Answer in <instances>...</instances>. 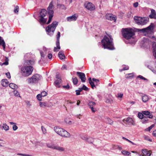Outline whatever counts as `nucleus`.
<instances>
[{"instance_id":"obj_1","label":"nucleus","mask_w":156,"mask_h":156,"mask_svg":"<svg viewBox=\"0 0 156 156\" xmlns=\"http://www.w3.org/2000/svg\"><path fill=\"white\" fill-rule=\"evenodd\" d=\"M110 39L106 35L104 36L101 40V43L104 49H107L110 50L115 49L113 42V39L111 35L108 36Z\"/></svg>"},{"instance_id":"obj_2","label":"nucleus","mask_w":156,"mask_h":156,"mask_svg":"<svg viewBox=\"0 0 156 156\" xmlns=\"http://www.w3.org/2000/svg\"><path fill=\"white\" fill-rule=\"evenodd\" d=\"M135 31L131 28H123L122 29V34L123 37L126 40L133 38Z\"/></svg>"},{"instance_id":"obj_3","label":"nucleus","mask_w":156,"mask_h":156,"mask_svg":"<svg viewBox=\"0 0 156 156\" xmlns=\"http://www.w3.org/2000/svg\"><path fill=\"white\" fill-rule=\"evenodd\" d=\"M55 132L59 135L64 137H69L70 136L69 133L63 129L58 126L54 127Z\"/></svg>"},{"instance_id":"obj_4","label":"nucleus","mask_w":156,"mask_h":156,"mask_svg":"<svg viewBox=\"0 0 156 156\" xmlns=\"http://www.w3.org/2000/svg\"><path fill=\"white\" fill-rule=\"evenodd\" d=\"M34 69L31 66L23 67L21 69V73L24 76H28L30 75Z\"/></svg>"},{"instance_id":"obj_5","label":"nucleus","mask_w":156,"mask_h":156,"mask_svg":"<svg viewBox=\"0 0 156 156\" xmlns=\"http://www.w3.org/2000/svg\"><path fill=\"white\" fill-rule=\"evenodd\" d=\"M47 11L44 9H41L39 12V15L38 16V21L41 23L45 24L46 23L47 18H45L47 15Z\"/></svg>"},{"instance_id":"obj_6","label":"nucleus","mask_w":156,"mask_h":156,"mask_svg":"<svg viewBox=\"0 0 156 156\" xmlns=\"http://www.w3.org/2000/svg\"><path fill=\"white\" fill-rule=\"evenodd\" d=\"M154 27V23H151V24L146 28L142 29H137L138 32L143 33H147V34H151L153 33V30Z\"/></svg>"},{"instance_id":"obj_7","label":"nucleus","mask_w":156,"mask_h":156,"mask_svg":"<svg viewBox=\"0 0 156 156\" xmlns=\"http://www.w3.org/2000/svg\"><path fill=\"white\" fill-rule=\"evenodd\" d=\"M58 23L56 21H54L52 23L48 26L46 28V31L48 33H50L51 32L52 33V34L54 33L56 28L58 25Z\"/></svg>"},{"instance_id":"obj_8","label":"nucleus","mask_w":156,"mask_h":156,"mask_svg":"<svg viewBox=\"0 0 156 156\" xmlns=\"http://www.w3.org/2000/svg\"><path fill=\"white\" fill-rule=\"evenodd\" d=\"M41 78V76L38 74H36L34 75L31 78L28 79L29 83H36L38 81L40 80Z\"/></svg>"},{"instance_id":"obj_9","label":"nucleus","mask_w":156,"mask_h":156,"mask_svg":"<svg viewBox=\"0 0 156 156\" xmlns=\"http://www.w3.org/2000/svg\"><path fill=\"white\" fill-rule=\"evenodd\" d=\"M60 37V32L58 31L57 34L56 35V47H55L54 49V51L55 52L58 51L59 50H57V49H60V42L59 39Z\"/></svg>"},{"instance_id":"obj_10","label":"nucleus","mask_w":156,"mask_h":156,"mask_svg":"<svg viewBox=\"0 0 156 156\" xmlns=\"http://www.w3.org/2000/svg\"><path fill=\"white\" fill-rule=\"evenodd\" d=\"M84 6L87 9L91 11H94L95 9L94 5L91 2H86L84 3Z\"/></svg>"},{"instance_id":"obj_11","label":"nucleus","mask_w":156,"mask_h":156,"mask_svg":"<svg viewBox=\"0 0 156 156\" xmlns=\"http://www.w3.org/2000/svg\"><path fill=\"white\" fill-rule=\"evenodd\" d=\"M81 138L83 140H84L89 143L93 144V142L94 141V138H93L90 136H80Z\"/></svg>"},{"instance_id":"obj_12","label":"nucleus","mask_w":156,"mask_h":156,"mask_svg":"<svg viewBox=\"0 0 156 156\" xmlns=\"http://www.w3.org/2000/svg\"><path fill=\"white\" fill-rule=\"evenodd\" d=\"M76 75L81 79L82 82L84 83L86 81V78L85 74L82 72H77Z\"/></svg>"},{"instance_id":"obj_13","label":"nucleus","mask_w":156,"mask_h":156,"mask_svg":"<svg viewBox=\"0 0 156 156\" xmlns=\"http://www.w3.org/2000/svg\"><path fill=\"white\" fill-rule=\"evenodd\" d=\"M106 19L110 20H113L114 22H115L116 18L115 17L113 16L112 14H107L106 15Z\"/></svg>"},{"instance_id":"obj_14","label":"nucleus","mask_w":156,"mask_h":156,"mask_svg":"<svg viewBox=\"0 0 156 156\" xmlns=\"http://www.w3.org/2000/svg\"><path fill=\"white\" fill-rule=\"evenodd\" d=\"M149 18L148 17H142L140 22V25H144L146 24L148 21Z\"/></svg>"},{"instance_id":"obj_15","label":"nucleus","mask_w":156,"mask_h":156,"mask_svg":"<svg viewBox=\"0 0 156 156\" xmlns=\"http://www.w3.org/2000/svg\"><path fill=\"white\" fill-rule=\"evenodd\" d=\"M77 17L75 15H74L68 17L67 18V20L68 21H76Z\"/></svg>"},{"instance_id":"obj_16","label":"nucleus","mask_w":156,"mask_h":156,"mask_svg":"<svg viewBox=\"0 0 156 156\" xmlns=\"http://www.w3.org/2000/svg\"><path fill=\"white\" fill-rule=\"evenodd\" d=\"M142 153L144 156H150L151 154L150 151L146 149L142 150Z\"/></svg>"},{"instance_id":"obj_17","label":"nucleus","mask_w":156,"mask_h":156,"mask_svg":"<svg viewBox=\"0 0 156 156\" xmlns=\"http://www.w3.org/2000/svg\"><path fill=\"white\" fill-rule=\"evenodd\" d=\"M151 14L149 16L151 18H156V13L154 10L151 9Z\"/></svg>"},{"instance_id":"obj_18","label":"nucleus","mask_w":156,"mask_h":156,"mask_svg":"<svg viewBox=\"0 0 156 156\" xmlns=\"http://www.w3.org/2000/svg\"><path fill=\"white\" fill-rule=\"evenodd\" d=\"M142 113L145 115L148 116L147 117L150 119H152L153 118V115L150 114V112L148 111H143Z\"/></svg>"},{"instance_id":"obj_19","label":"nucleus","mask_w":156,"mask_h":156,"mask_svg":"<svg viewBox=\"0 0 156 156\" xmlns=\"http://www.w3.org/2000/svg\"><path fill=\"white\" fill-rule=\"evenodd\" d=\"M152 48H153V55L155 58H156V43L155 42H154L153 43Z\"/></svg>"},{"instance_id":"obj_20","label":"nucleus","mask_w":156,"mask_h":156,"mask_svg":"<svg viewBox=\"0 0 156 156\" xmlns=\"http://www.w3.org/2000/svg\"><path fill=\"white\" fill-rule=\"evenodd\" d=\"M58 57L60 59L63 60L65 58V56L63 51H59L58 54Z\"/></svg>"},{"instance_id":"obj_21","label":"nucleus","mask_w":156,"mask_h":156,"mask_svg":"<svg viewBox=\"0 0 156 156\" xmlns=\"http://www.w3.org/2000/svg\"><path fill=\"white\" fill-rule=\"evenodd\" d=\"M9 81L7 79H2L1 81V84L4 87L8 86Z\"/></svg>"},{"instance_id":"obj_22","label":"nucleus","mask_w":156,"mask_h":156,"mask_svg":"<svg viewBox=\"0 0 156 156\" xmlns=\"http://www.w3.org/2000/svg\"><path fill=\"white\" fill-rule=\"evenodd\" d=\"M123 121L124 122H127L128 123L132 124L133 122V120L132 118L130 117H128L126 119H124L123 120Z\"/></svg>"},{"instance_id":"obj_23","label":"nucleus","mask_w":156,"mask_h":156,"mask_svg":"<svg viewBox=\"0 0 156 156\" xmlns=\"http://www.w3.org/2000/svg\"><path fill=\"white\" fill-rule=\"evenodd\" d=\"M135 22L137 24L140 25V22L141 19V17L135 16L134 18Z\"/></svg>"},{"instance_id":"obj_24","label":"nucleus","mask_w":156,"mask_h":156,"mask_svg":"<svg viewBox=\"0 0 156 156\" xmlns=\"http://www.w3.org/2000/svg\"><path fill=\"white\" fill-rule=\"evenodd\" d=\"M61 83V80H57L54 83V84L57 87L59 88L60 86L59 84Z\"/></svg>"},{"instance_id":"obj_25","label":"nucleus","mask_w":156,"mask_h":156,"mask_svg":"<svg viewBox=\"0 0 156 156\" xmlns=\"http://www.w3.org/2000/svg\"><path fill=\"white\" fill-rule=\"evenodd\" d=\"M1 45H2L3 49L5 50V43L3 39L0 36V46Z\"/></svg>"},{"instance_id":"obj_26","label":"nucleus","mask_w":156,"mask_h":156,"mask_svg":"<svg viewBox=\"0 0 156 156\" xmlns=\"http://www.w3.org/2000/svg\"><path fill=\"white\" fill-rule=\"evenodd\" d=\"M105 121L107 124L110 125H112L113 122V121L111 119L108 118L105 119Z\"/></svg>"},{"instance_id":"obj_27","label":"nucleus","mask_w":156,"mask_h":156,"mask_svg":"<svg viewBox=\"0 0 156 156\" xmlns=\"http://www.w3.org/2000/svg\"><path fill=\"white\" fill-rule=\"evenodd\" d=\"M9 86L10 88L13 89H16L18 87L16 85L12 83H10L9 84Z\"/></svg>"},{"instance_id":"obj_28","label":"nucleus","mask_w":156,"mask_h":156,"mask_svg":"<svg viewBox=\"0 0 156 156\" xmlns=\"http://www.w3.org/2000/svg\"><path fill=\"white\" fill-rule=\"evenodd\" d=\"M148 96L146 94H144L143 96L142 97V100L143 102H146L149 100Z\"/></svg>"},{"instance_id":"obj_29","label":"nucleus","mask_w":156,"mask_h":156,"mask_svg":"<svg viewBox=\"0 0 156 156\" xmlns=\"http://www.w3.org/2000/svg\"><path fill=\"white\" fill-rule=\"evenodd\" d=\"M89 83L91 86V87L92 89H94V87H95V85L94 83L91 80V78L90 77L88 79Z\"/></svg>"},{"instance_id":"obj_30","label":"nucleus","mask_w":156,"mask_h":156,"mask_svg":"<svg viewBox=\"0 0 156 156\" xmlns=\"http://www.w3.org/2000/svg\"><path fill=\"white\" fill-rule=\"evenodd\" d=\"M2 126V130L4 129L5 131H7L9 129V127L7 124L5 123H3Z\"/></svg>"},{"instance_id":"obj_31","label":"nucleus","mask_w":156,"mask_h":156,"mask_svg":"<svg viewBox=\"0 0 156 156\" xmlns=\"http://www.w3.org/2000/svg\"><path fill=\"white\" fill-rule=\"evenodd\" d=\"M55 149H56L61 152L65 150V149L64 148L58 146H56Z\"/></svg>"},{"instance_id":"obj_32","label":"nucleus","mask_w":156,"mask_h":156,"mask_svg":"<svg viewBox=\"0 0 156 156\" xmlns=\"http://www.w3.org/2000/svg\"><path fill=\"white\" fill-rule=\"evenodd\" d=\"M47 9V13H48L49 15V16L52 15L53 16V14L54 12L53 10V9Z\"/></svg>"},{"instance_id":"obj_33","label":"nucleus","mask_w":156,"mask_h":156,"mask_svg":"<svg viewBox=\"0 0 156 156\" xmlns=\"http://www.w3.org/2000/svg\"><path fill=\"white\" fill-rule=\"evenodd\" d=\"M47 146L49 148H52L54 149H55L56 146L54 144L48 143L46 144Z\"/></svg>"},{"instance_id":"obj_34","label":"nucleus","mask_w":156,"mask_h":156,"mask_svg":"<svg viewBox=\"0 0 156 156\" xmlns=\"http://www.w3.org/2000/svg\"><path fill=\"white\" fill-rule=\"evenodd\" d=\"M57 6L58 8L62 9H66V6L63 4H57Z\"/></svg>"},{"instance_id":"obj_35","label":"nucleus","mask_w":156,"mask_h":156,"mask_svg":"<svg viewBox=\"0 0 156 156\" xmlns=\"http://www.w3.org/2000/svg\"><path fill=\"white\" fill-rule=\"evenodd\" d=\"M88 105L90 107V108L92 107H94L96 105V103L94 102L90 101L88 103Z\"/></svg>"},{"instance_id":"obj_36","label":"nucleus","mask_w":156,"mask_h":156,"mask_svg":"<svg viewBox=\"0 0 156 156\" xmlns=\"http://www.w3.org/2000/svg\"><path fill=\"white\" fill-rule=\"evenodd\" d=\"M148 117L145 116H144L143 119L141 121V122L142 123L144 124L146 123L147 122V121L148 120Z\"/></svg>"},{"instance_id":"obj_37","label":"nucleus","mask_w":156,"mask_h":156,"mask_svg":"<svg viewBox=\"0 0 156 156\" xmlns=\"http://www.w3.org/2000/svg\"><path fill=\"white\" fill-rule=\"evenodd\" d=\"M73 83L74 85H76L78 82V80L76 77L72 78Z\"/></svg>"},{"instance_id":"obj_38","label":"nucleus","mask_w":156,"mask_h":156,"mask_svg":"<svg viewBox=\"0 0 156 156\" xmlns=\"http://www.w3.org/2000/svg\"><path fill=\"white\" fill-rule=\"evenodd\" d=\"M122 153L123 155L127 156L129 155L130 154V153L129 152L126 151H122Z\"/></svg>"},{"instance_id":"obj_39","label":"nucleus","mask_w":156,"mask_h":156,"mask_svg":"<svg viewBox=\"0 0 156 156\" xmlns=\"http://www.w3.org/2000/svg\"><path fill=\"white\" fill-rule=\"evenodd\" d=\"M39 104L41 107H44L47 106V103L46 102H40Z\"/></svg>"},{"instance_id":"obj_40","label":"nucleus","mask_w":156,"mask_h":156,"mask_svg":"<svg viewBox=\"0 0 156 156\" xmlns=\"http://www.w3.org/2000/svg\"><path fill=\"white\" fill-rule=\"evenodd\" d=\"M138 117L140 119H143V118L144 117V114L141 113L139 112L138 113Z\"/></svg>"},{"instance_id":"obj_41","label":"nucleus","mask_w":156,"mask_h":156,"mask_svg":"<svg viewBox=\"0 0 156 156\" xmlns=\"http://www.w3.org/2000/svg\"><path fill=\"white\" fill-rule=\"evenodd\" d=\"M53 16H52V15H51V16H49L48 20V22L46 23L47 24H49V23H50L51 22V21L52 18Z\"/></svg>"},{"instance_id":"obj_42","label":"nucleus","mask_w":156,"mask_h":156,"mask_svg":"<svg viewBox=\"0 0 156 156\" xmlns=\"http://www.w3.org/2000/svg\"><path fill=\"white\" fill-rule=\"evenodd\" d=\"M125 67H123V69H120L119 71L120 72H122L123 70H128L129 69V67L128 66H126L125 65L124 66Z\"/></svg>"},{"instance_id":"obj_43","label":"nucleus","mask_w":156,"mask_h":156,"mask_svg":"<svg viewBox=\"0 0 156 156\" xmlns=\"http://www.w3.org/2000/svg\"><path fill=\"white\" fill-rule=\"evenodd\" d=\"M53 7V4H52V1H51L49 3V6L48 7L47 9H52Z\"/></svg>"},{"instance_id":"obj_44","label":"nucleus","mask_w":156,"mask_h":156,"mask_svg":"<svg viewBox=\"0 0 156 156\" xmlns=\"http://www.w3.org/2000/svg\"><path fill=\"white\" fill-rule=\"evenodd\" d=\"M137 78H140V79L144 80H148L147 79L140 75L138 76L137 77Z\"/></svg>"},{"instance_id":"obj_45","label":"nucleus","mask_w":156,"mask_h":156,"mask_svg":"<svg viewBox=\"0 0 156 156\" xmlns=\"http://www.w3.org/2000/svg\"><path fill=\"white\" fill-rule=\"evenodd\" d=\"M19 7L18 6L16 5V6L14 10V12L16 13H17L19 11Z\"/></svg>"},{"instance_id":"obj_46","label":"nucleus","mask_w":156,"mask_h":156,"mask_svg":"<svg viewBox=\"0 0 156 156\" xmlns=\"http://www.w3.org/2000/svg\"><path fill=\"white\" fill-rule=\"evenodd\" d=\"M47 94V93L45 91H42L41 93V95L42 97H44Z\"/></svg>"},{"instance_id":"obj_47","label":"nucleus","mask_w":156,"mask_h":156,"mask_svg":"<svg viewBox=\"0 0 156 156\" xmlns=\"http://www.w3.org/2000/svg\"><path fill=\"white\" fill-rule=\"evenodd\" d=\"M122 139H124V140H126L128 141L129 142L131 143V144H132L133 145H135V144L133 142H132L130 140H129L128 139L125 138L124 137H122Z\"/></svg>"},{"instance_id":"obj_48","label":"nucleus","mask_w":156,"mask_h":156,"mask_svg":"<svg viewBox=\"0 0 156 156\" xmlns=\"http://www.w3.org/2000/svg\"><path fill=\"white\" fill-rule=\"evenodd\" d=\"M82 89L87 91L89 90L88 88L84 84L83 85L82 87Z\"/></svg>"},{"instance_id":"obj_49","label":"nucleus","mask_w":156,"mask_h":156,"mask_svg":"<svg viewBox=\"0 0 156 156\" xmlns=\"http://www.w3.org/2000/svg\"><path fill=\"white\" fill-rule=\"evenodd\" d=\"M42 96L41 95V94H38L37 96V99L39 101H41V97Z\"/></svg>"},{"instance_id":"obj_50","label":"nucleus","mask_w":156,"mask_h":156,"mask_svg":"<svg viewBox=\"0 0 156 156\" xmlns=\"http://www.w3.org/2000/svg\"><path fill=\"white\" fill-rule=\"evenodd\" d=\"M13 93L14 95L16 96H18L19 95V93L18 92V91L17 90H14L13 91Z\"/></svg>"},{"instance_id":"obj_51","label":"nucleus","mask_w":156,"mask_h":156,"mask_svg":"<svg viewBox=\"0 0 156 156\" xmlns=\"http://www.w3.org/2000/svg\"><path fill=\"white\" fill-rule=\"evenodd\" d=\"M92 80L93 82H95L96 83V85L97 83H99V80L95 79V78H92Z\"/></svg>"},{"instance_id":"obj_52","label":"nucleus","mask_w":156,"mask_h":156,"mask_svg":"<svg viewBox=\"0 0 156 156\" xmlns=\"http://www.w3.org/2000/svg\"><path fill=\"white\" fill-rule=\"evenodd\" d=\"M128 75L129 76H128L126 77V78H131L133 76V73H129L128 74Z\"/></svg>"},{"instance_id":"obj_53","label":"nucleus","mask_w":156,"mask_h":156,"mask_svg":"<svg viewBox=\"0 0 156 156\" xmlns=\"http://www.w3.org/2000/svg\"><path fill=\"white\" fill-rule=\"evenodd\" d=\"M62 87L63 88H66L67 90H69V89L70 88V86H69V84L68 83L67 85L66 86H62Z\"/></svg>"},{"instance_id":"obj_54","label":"nucleus","mask_w":156,"mask_h":156,"mask_svg":"<svg viewBox=\"0 0 156 156\" xmlns=\"http://www.w3.org/2000/svg\"><path fill=\"white\" fill-rule=\"evenodd\" d=\"M18 128V127L16 125H13L12 126V129L14 131H16Z\"/></svg>"},{"instance_id":"obj_55","label":"nucleus","mask_w":156,"mask_h":156,"mask_svg":"<svg viewBox=\"0 0 156 156\" xmlns=\"http://www.w3.org/2000/svg\"><path fill=\"white\" fill-rule=\"evenodd\" d=\"M75 92H76V94L77 95H80V90H76Z\"/></svg>"},{"instance_id":"obj_56","label":"nucleus","mask_w":156,"mask_h":156,"mask_svg":"<svg viewBox=\"0 0 156 156\" xmlns=\"http://www.w3.org/2000/svg\"><path fill=\"white\" fill-rule=\"evenodd\" d=\"M41 129L44 133H46V129L43 126H41Z\"/></svg>"},{"instance_id":"obj_57","label":"nucleus","mask_w":156,"mask_h":156,"mask_svg":"<svg viewBox=\"0 0 156 156\" xmlns=\"http://www.w3.org/2000/svg\"><path fill=\"white\" fill-rule=\"evenodd\" d=\"M154 124L152 125L150 127H149L147 128V131H150L151 129L154 126Z\"/></svg>"},{"instance_id":"obj_58","label":"nucleus","mask_w":156,"mask_h":156,"mask_svg":"<svg viewBox=\"0 0 156 156\" xmlns=\"http://www.w3.org/2000/svg\"><path fill=\"white\" fill-rule=\"evenodd\" d=\"M5 74L8 78L9 79H10L11 78L10 73L9 72L6 73Z\"/></svg>"},{"instance_id":"obj_59","label":"nucleus","mask_w":156,"mask_h":156,"mask_svg":"<svg viewBox=\"0 0 156 156\" xmlns=\"http://www.w3.org/2000/svg\"><path fill=\"white\" fill-rule=\"evenodd\" d=\"M8 61V59H7L6 58L5 59V62L3 63V64L5 65H8L9 64Z\"/></svg>"},{"instance_id":"obj_60","label":"nucleus","mask_w":156,"mask_h":156,"mask_svg":"<svg viewBox=\"0 0 156 156\" xmlns=\"http://www.w3.org/2000/svg\"><path fill=\"white\" fill-rule=\"evenodd\" d=\"M118 97L119 98H122V97L123 94L121 93H118L117 94Z\"/></svg>"},{"instance_id":"obj_61","label":"nucleus","mask_w":156,"mask_h":156,"mask_svg":"<svg viewBox=\"0 0 156 156\" xmlns=\"http://www.w3.org/2000/svg\"><path fill=\"white\" fill-rule=\"evenodd\" d=\"M138 2H136L133 3V6L135 8H136L138 7Z\"/></svg>"},{"instance_id":"obj_62","label":"nucleus","mask_w":156,"mask_h":156,"mask_svg":"<svg viewBox=\"0 0 156 156\" xmlns=\"http://www.w3.org/2000/svg\"><path fill=\"white\" fill-rule=\"evenodd\" d=\"M147 136H145L144 137V138L145 140H147L148 141H150V142H151L152 141V140L151 139H147Z\"/></svg>"},{"instance_id":"obj_63","label":"nucleus","mask_w":156,"mask_h":156,"mask_svg":"<svg viewBox=\"0 0 156 156\" xmlns=\"http://www.w3.org/2000/svg\"><path fill=\"white\" fill-rule=\"evenodd\" d=\"M48 57L49 59H51L52 58V55L51 53H49L48 55Z\"/></svg>"},{"instance_id":"obj_64","label":"nucleus","mask_w":156,"mask_h":156,"mask_svg":"<svg viewBox=\"0 0 156 156\" xmlns=\"http://www.w3.org/2000/svg\"><path fill=\"white\" fill-rule=\"evenodd\" d=\"M153 135L154 136H156V130L153 132Z\"/></svg>"}]
</instances>
